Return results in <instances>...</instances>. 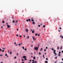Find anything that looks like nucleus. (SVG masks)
<instances>
[{
    "label": "nucleus",
    "mask_w": 63,
    "mask_h": 63,
    "mask_svg": "<svg viewBox=\"0 0 63 63\" xmlns=\"http://www.w3.org/2000/svg\"><path fill=\"white\" fill-rule=\"evenodd\" d=\"M54 52L53 53L54 54H55V55H56V53H55V52H56V50H54Z\"/></svg>",
    "instance_id": "nucleus-1"
},
{
    "label": "nucleus",
    "mask_w": 63,
    "mask_h": 63,
    "mask_svg": "<svg viewBox=\"0 0 63 63\" xmlns=\"http://www.w3.org/2000/svg\"><path fill=\"white\" fill-rule=\"evenodd\" d=\"M28 21H29V22H30V21H31V20H30V19H27L26 20V21L27 22H28Z\"/></svg>",
    "instance_id": "nucleus-2"
},
{
    "label": "nucleus",
    "mask_w": 63,
    "mask_h": 63,
    "mask_svg": "<svg viewBox=\"0 0 63 63\" xmlns=\"http://www.w3.org/2000/svg\"><path fill=\"white\" fill-rule=\"evenodd\" d=\"M35 50H38V48L37 47H35Z\"/></svg>",
    "instance_id": "nucleus-3"
},
{
    "label": "nucleus",
    "mask_w": 63,
    "mask_h": 63,
    "mask_svg": "<svg viewBox=\"0 0 63 63\" xmlns=\"http://www.w3.org/2000/svg\"><path fill=\"white\" fill-rule=\"evenodd\" d=\"M32 38H33V41L36 40V39L35 38H34V37H32Z\"/></svg>",
    "instance_id": "nucleus-4"
},
{
    "label": "nucleus",
    "mask_w": 63,
    "mask_h": 63,
    "mask_svg": "<svg viewBox=\"0 0 63 63\" xmlns=\"http://www.w3.org/2000/svg\"><path fill=\"white\" fill-rule=\"evenodd\" d=\"M7 26L8 28H10V27H11V26H10L9 25H7Z\"/></svg>",
    "instance_id": "nucleus-5"
},
{
    "label": "nucleus",
    "mask_w": 63,
    "mask_h": 63,
    "mask_svg": "<svg viewBox=\"0 0 63 63\" xmlns=\"http://www.w3.org/2000/svg\"><path fill=\"white\" fill-rule=\"evenodd\" d=\"M37 62H37L36 61H35L34 62H32V63H37Z\"/></svg>",
    "instance_id": "nucleus-6"
},
{
    "label": "nucleus",
    "mask_w": 63,
    "mask_h": 63,
    "mask_svg": "<svg viewBox=\"0 0 63 63\" xmlns=\"http://www.w3.org/2000/svg\"><path fill=\"white\" fill-rule=\"evenodd\" d=\"M23 58H26V57L25 56H24L23 57Z\"/></svg>",
    "instance_id": "nucleus-7"
},
{
    "label": "nucleus",
    "mask_w": 63,
    "mask_h": 63,
    "mask_svg": "<svg viewBox=\"0 0 63 63\" xmlns=\"http://www.w3.org/2000/svg\"><path fill=\"white\" fill-rule=\"evenodd\" d=\"M45 63H48V62H47V61H45Z\"/></svg>",
    "instance_id": "nucleus-8"
},
{
    "label": "nucleus",
    "mask_w": 63,
    "mask_h": 63,
    "mask_svg": "<svg viewBox=\"0 0 63 63\" xmlns=\"http://www.w3.org/2000/svg\"><path fill=\"white\" fill-rule=\"evenodd\" d=\"M33 58L34 59H36V57H35L34 56L33 57Z\"/></svg>",
    "instance_id": "nucleus-9"
},
{
    "label": "nucleus",
    "mask_w": 63,
    "mask_h": 63,
    "mask_svg": "<svg viewBox=\"0 0 63 63\" xmlns=\"http://www.w3.org/2000/svg\"><path fill=\"white\" fill-rule=\"evenodd\" d=\"M60 37H61V38H62V39H63V36L62 35H61L60 36Z\"/></svg>",
    "instance_id": "nucleus-10"
},
{
    "label": "nucleus",
    "mask_w": 63,
    "mask_h": 63,
    "mask_svg": "<svg viewBox=\"0 0 63 63\" xmlns=\"http://www.w3.org/2000/svg\"><path fill=\"white\" fill-rule=\"evenodd\" d=\"M57 49L58 50L59 49V47H57Z\"/></svg>",
    "instance_id": "nucleus-11"
},
{
    "label": "nucleus",
    "mask_w": 63,
    "mask_h": 63,
    "mask_svg": "<svg viewBox=\"0 0 63 63\" xmlns=\"http://www.w3.org/2000/svg\"><path fill=\"white\" fill-rule=\"evenodd\" d=\"M26 32H28V29H27L26 30Z\"/></svg>",
    "instance_id": "nucleus-12"
},
{
    "label": "nucleus",
    "mask_w": 63,
    "mask_h": 63,
    "mask_svg": "<svg viewBox=\"0 0 63 63\" xmlns=\"http://www.w3.org/2000/svg\"><path fill=\"white\" fill-rule=\"evenodd\" d=\"M43 27L44 28H45V27H46V26H45V25H43Z\"/></svg>",
    "instance_id": "nucleus-13"
},
{
    "label": "nucleus",
    "mask_w": 63,
    "mask_h": 63,
    "mask_svg": "<svg viewBox=\"0 0 63 63\" xmlns=\"http://www.w3.org/2000/svg\"><path fill=\"white\" fill-rule=\"evenodd\" d=\"M32 24H35V22H32Z\"/></svg>",
    "instance_id": "nucleus-14"
},
{
    "label": "nucleus",
    "mask_w": 63,
    "mask_h": 63,
    "mask_svg": "<svg viewBox=\"0 0 63 63\" xmlns=\"http://www.w3.org/2000/svg\"><path fill=\"white\" fill-rule=\"evenodd\" d=\"M58 56H60V54L59 53L58 54Z\"/></svg>",
    "instance_id": "nucleus-15"
},
{
    "label": "nucleus",
    "mask_w": 63,
    "mask_h": 63,
    "mask_svg": "<svg viewBox=\"0 0 63 63\" xmlns=\"http://www.w3.org/2000/svg\"><path fill=\"white\" fill-rule=\"evenodd\" d=\"M0 56H3V55L2 54H0Z\"/></svg>",
    "instance_id": "nucleus-16"
},
{
    "label": "nucleus",
    "mask_w": 63,
    "mask_h": 63,
    "mask_svg": "<svg viewBox=\"0 0 63 63\" xmlns=\"http://www.w3.org/2000/svg\"><path fill=\"white\" fill-rule=\"evenodd\" d=\"M37 35H38V34L36 33L35 34V36H37Z\"/></svg>",
    "instance_id": "nucleus-17"
},
{
    "label": "nucleus",
    "mask_w": 63,
    "mask_h": 63,
    "mask_svg": "<svg viewBox=\"0 0 63 63\" xmlns=\"http://www.w3.org/2000/svg\"><path fill=\"white\" fill-rule=\"evenodd\" d=\"M39 55H41V52H39Z\"/></svg>",
    "instance_id": "nucleus-18"
},
{
    "label": "nucleus",
    "mask_w": 63,
    "mask_h": 63,
    "mask_svg": "<svg viewBox=\"0 0 63 63\" xmlns=\"http://www.w3.org/2000/svg\"><path fill=\"white\" fill-rule=\"evenodd\" d=\"M29 36H28L27 37V39H29Z\"/></svg>",
    "instance_id": "nucleus-19"
},
{
    "label": "nucleus",
    "mask_w": 63,
    "mask_h": 63,
    "mask_svg": "<svg viewBox=\"0 0 63 63\" xmlns=\"http://www.w3.org/2000/svg\"><path fill=\"white\" fill-rule=\"evenodd\" d=\"M33 46V45H31V47H32Z\"/></svg>",
    "instance_id": "nucleus-20"
},
{
    "label": "nucleus",
    "mask_w": 63,
    "mask_h": 63,
    "mask_svg": "<svg viewBox=\"0 0 63 63\" xmlns=\"http://www.w3.org/2000/svg\"><path fill=\"white\" fill-rule=\"evenodd\" d=\"M32 33H34V32L33 31H32Z\"/></svg>",
    "instance_id": "nucleus-21"
},
{
    "label": "nucleus",
    "mask_w": 63,
    "mask_h": 63,
    "mask_svg": "<svg viewBox=\"0 0 63 63\" xmlns=\"http://www.w3.org/2000/svg\"><path fill=\"white\" fill-rule=\"evenodd\" d=\"M32 21H34V20H33V19H32Z\"/></svg>",
    "instance_id": "nucleus-22"
},
{
    "label": "nucleus",
    "mask_w": 63,
    "mask_h": 63,
    "mask_svg": "<svg viewBox=\"0 0 63 63\" xmlns=\"http://www.w3.org/2000/svg\"><path fill=\"white\" fill-rule=\"evenodd\" d=\"M15 21L14 20L13 21V22H13V23H15Z\"/></svg>",
    "instance_id": "nucleus-23"
},
{
    "label": "nucleus",
    "mask_w": 63,
    "mask_h": 63,
    "mask_svg": "<svg viewBox=\"0 0 63 63\" xmlns=\"http://www.w3.org/2000/svg\"><path fill=\"white\" fill-rule=\"evenodd\" d=\"M24 60H27V58H25Z\"/></svg>",
    "instance_id": "nucleus-24"
},
{
    "label": "nucleus",
    "mask_w": 63,
    "mask_h": 63,
    "mask_svg": "<svg viewBox=\"0 0 63 63\" xmlns=\"http://www.w3.org/2000/svg\"><path fill=\"white\" fill-rule=\"evenodd\" d=\"M2 23H5V21H2Z\"/></svg>",
    "instance_id": "nucleus-25"
},
{
    "label": "nucleus",
    "mask_w": 63,
    "mask_h": 63,
    "mask_svg": "<svg viewBox=\"0 0 63 63\" xmlns=\"http://www.w3.org/2000/svg\"><path fill=\"white\" fill-rule=\"evenodd\" d=\"M14 58H15V59H16V56Z\"/></svg>",
    "instance_id": "nucleus-26"
},
{
    "label": "nucleus",
    "mask_w": 63,
    "mask_h": 63,
    "mask_svg": "<svg viewBox=\"0 0 63 63\" xmlns=\"http://www.w3.org/2000/svg\"><path fill=\"white\" fill-rule=\"evenodd\" d=\"M46 60H48V59L47 58H46Z\"/></svg>",
    "instance_id": "nucleus-27"
},
{
    "label": "nucleus",
    "mask_w": 63,
    "mask_h": 63,
    "mask_svg": "<svg viewBox=\"0 0 63 63\" xmlns=\"http://www.w3.org/2000/svg\"><path fill=\"white\" fill-rule=\"evenodd\" d=\"M21 45V44H18V46H20Z\"/></svg>",
    "instance_id": "nucleus-28"
},
{
    "label": "nucleus",
    "mask_w": 63,
    "mask_h": 63,
    "mask_svg": "<svg viewBox=\"0 0 63 63\" xmlns=\"http://www.w3.org/2000/svg\"><path fill=\"white\" fill-rule=\"evenodd\" d=\"M24 50H27V49L26 48L24 49Z\"/></svg>",
    "instance_id": "nucleus-29"
},
{
    "label": "nucleus",
    "mask_w": 63,
    "mask_h": 63,
    "mask_svg": "<svg viewBox=\"0 0 63 63\" xmlns=\"http://www.w3.org/2000/svg\"><path fill=\"white\" fill-rule=\"evenodd\" d=\"M62 47H61L60 48V49H62Z\"/></svg>",
    "instance_id": "nucleus-30"
},
{
    "label": "nucleus",
    "mask_w": 63,
    "mask_h": 63,
    "mask_svg": "<svg viewBox=\"0 0 63 63\" xmlns=\"http://www.w3.org/2000/svg\"><path fill=\"white\" fill-rule=\"evenodd\" d=\"M10 54H12V52H10Z\"/></svg>",
    "instance_id": "nucleus-31"
},
{
    "label": "nucleus",
    "mask_w": 63,
    "mask_h": 63,
    "mask_svg": "<svg viewBox=\"0 0 63 63\" xmlns=\"http://www.w3.org/2000/svg\"><path fill=\"white\" fill-rule=\"evenodd\" d=\"M4 51H5V50H2V52H4Z\"/></svg>",
    "instance_id": "nucleus-32"
},
{
    "label": "nucleus",
    "mask_w": 63,
    "mask_h": 63,
    "mask_svg": "<svg viewBox=\"0 0 63 63\" xmlns=\"http://www.w3.org/2000/svg\"><path fill=\"white\" fill-rule=\"evenodd\" d=\"M43 57L45 58V57H44V55H43Z\"/></svg>",
    "instance_id": "nucleus-33"
},
{
    "label": "nucleus",
    "mask_w": 63,
    "mask_h": 63,
    "mask_svg": "<svg viewBox=\"0 0 63 63\" xmlns=\"http://www.w3.org/2000/svg\"><path fill=\"white\" fill-rule=\"evenodd\" d=\"M21 60H22V61H24V59H22Z\"/></svg>",
    "instance_id": "nucleus-34"
},
{
    "label": "nucleus",
    "mask_w": 63,
    "mask_h": 63,
    "mask_svg": "<svg viewBox=\"0 0 63 63\" xmlns=\"http://www.w3.org/2000/svg\"><path fill=\"white\" fill-rule=\"evenodd\" d=\"M0 51H2V49L1 48H0Z\"/></svg>",
    "instance_id": "nucleus-35"
},
{
    "label": "nucleus",
    "mask_w": 63,
    "mask_h": 63,
    "mask_svg": "<svg viewBox=\"0 0 63 63\" xmlns=\"http://www.w3.org/2000/svg\"><path fill=\"white\" fill-rule=\"evenodd\" d=\"M18 34H17L16 35V37H18Z\"/></svg>",
    "instance_id": "nucleus-36"
},
{
    "label": "nucleus",
    "mask_w": 63,
    "mask_h": 63,
    "mask_svg": "<svg viewBox=\"0 0 63 63\" xmlns=\"http://www.w3.org/2000/svg\"><path fill=\"white\" fill-rule=\"evenodd\" d=\"M56 62H57V61L55 62H54V63H56Z\"/></svg>",
    "instance_id": "nucleus-37"
},
{
    "label": "nucleus",
    "mask_w": 63,
    "mask_h": 63,
    "mask_svg": "<svg viewBox=\"0 0 63 63\" xmlns=\"http://www.w3.org/2000/svg\"><path fill=\"white\" fill-rule=\"evenodd\" d=\"M38 27H40V26H40V25H38Z\"/></svg>",
    "instance_id": "nucleus-38"
},
{
    "label": "nucleus",
    "mask_w": 63,
    "mask_h": 63,
    "mask_svg": "<svg viewBox=\"0 0 63 63\" xmlns=\"http://www.w3.org/2000/svg\"><path fill=\"white\" fill-rule=\"evenodd\" d=\"M55 58L56 59H57V57H55Z\"/></svg>",
    "instance_id": "nucleus-39"
},
{
    "label": "nucleus",
    "mask_w": 63,
    "mask_h": 63,
    "mask_svg": "<svg viewBox=\"0 0 63 63\" xmlns=\"http://www.w3.org/2000/svg\"><path fill=\"white\" fill-rule=\"evenodd\" d=\"M22 48L23 49H24V47H23Z\"/></svg>",
    "instance_id": "nucleus-40"
},
{
    "label": "nucleus",
    "mask_w": 63,
    "mask_h": 63,
    "mask_svg": "<svg viewBox=\"0 0 63 63\" xmlns=\"http://www.w3.org/2000/svg\"><path fill=\"white\" fill-rule=\"evenodd\" d=\"M60 29H62V28H61V27L60 28Z\"/></svg>",
    "instance_id": "nucleus-41"
},
{
    "label": "nucleus",
    "mask_w": 63,
    "mask_h": 63,
    "mask_svg": "<svg viewBox=\"0 0 63 63\" xmlns=\"http://www.w3.org/2000/svg\"><path fill=\"white\" fill-rule=\"evenodd\" d=\"M32 61H33V62H34V60H32Z\"/></svg>",
    "instance_id": "nucleus-42"
},
{
    "label": "nucleus",
    "mask_w": 63,
    "mask_h": 63,
    "mask_svg": "<svg viewBox=\"0 0 63 63\" xmlns=\"http://www.w3.org/2000/svg\"><path fill=\"white\" fill-rule=\"evenodd\" d=\"M44 51H46V49H45L44 50Z\"/></svg>",
    "instance_id": "nucleus-43"
},
{
    "label": "nucleus",
    "mask_w": 63,
    "mask_h": 63,
    "mask_svg": "<svg viewBox=\"0 0 63 63\" xmlns=\"http://www.w3.org/2000/svg\"><path fill=\"white\" fill-rule=\"evenodd\" d=\"M52 50H54V49H53V48H52Z\"/></svg>",
    "instance_id": "nucleus-44"
},
{
    "label": "nucleus",
    "mask_w": 63,
    "mask_h": 63,
    "mask_svg": "<svg viewBox=\"0 0 63 63\" xmlns=\"http://www.w3.org/2000/svg\"><path fill=\"white\" fill-rule=\"evenodd\" d=\"M20 36V38H21V37H22V36H21V35L20 36Z\"/></svg>",
    "instance_id": "nucleus-45"
},
{
    "label": "nucleus",
    "mask_w": 63,
    "mask_h": 63,
    "mask_svg": "<svg viewBox=\"0 0 63 63\" xmlns=\"http://www.w3.org/2000/svg\"><path fill=\"white\" fill-rule=\"evenodd\" d=\"M14 44H15V45H16V42H15L14 43Z\"/></svg>",
    "instance_id": "nucleus-46"
},
{
    "label": "nucleus",
    "mask_w": 63,
    "mask_h": 63,
    "mask_svg": "<svg viewBox=\"0 0 63 63\" xmlns=\"http://www.w3.org/2000/svg\"><path fill=\"white\" fill-rule=\"evenodd\" d=\"M46 49H47V47H46Z\"/></svg>",
    "instance_id": "nucleus-47"
},
{
    "label": "nucleus",
    "mask_w": 63,
    "mask_h": 63,
    "mask_svg": "<svg viewBox=\"0 0 63 63\" xmlns=\"http://www.w3.org/2000/svg\"><path fill=\"white\" fill-rule=\"evenodd\" d=\"M23 36H24V37H25V35H24Z\"/></svg>",
    "instance_id": "nucleus-48"
},
{
    "label": "nucleus",
    "mask_w": 63,
    "mask_h": 63,
    "mask_svg": "<svg viewBox=\"0 0 63 63\" xmlns=\"http://www.w3.org/2000/svg\"><path fill=\"white\" fill-rule=\"evenodd\" d=\"M3 26H1V28H3Z\"/></svg>",
    "instance_id": "nucleus-49"
},
{
    "label": "nucleus",
    "mask_w": 63,
    "mask_h": 63,
    "mask_svg": "<svg viewBox=\"0 0 63 63\" xmlns=\"http://www.w3.org/2000/svg\"><path fill=\"white\" fill-rule=\"evenodd\" d=\"M22 63H24V62H22Z\"/></svg>",
    "instance_id": "nucleus-50"
},
{
    "label": "nucleus",
    "mask_w": 63,
    "mask_h": 63,
    "mask_svg": "<svg viewBox=\"0 0 63 63\" xmlns=\"http://www.w3.org/2000/svg\"><path fill=\"white\" fill-rule=\"evenodd\" d=\"M31 60H30V62H31Z\"/></svg>",
    "instance_id": "nucleus-51"
},
{
    "label": "nucleus",
    "mask_w": 63,
    "mask_h": 63,
    "mask_svg": "<svg viewBox=\"0 0 63 63\" xmlns=\"http://www.w3.org/2000/svg\"><path fill=\"white\" fill-rule=\"evenodd\" d=\"M59 54H60V53H61V52H59Z\"/></svg>",
    "instance_id": "nucleus-52"
},
{
    "label": "nucleus",
    "mask_w": 63,
    "mask_h": 63,
    "mask_svg": "<svg viewBox=\"0 0 63 63\" xmlns=\"http://www.w3.org/2000/svg\"><path fill=\"white\" fill-rule=\"evenodd\" d=\"M7 53L5 55V56H7Z\"/></svg>",
    "instance_id": "nucleus-53"
},
{
    "label": "nucleus",
    "mask_w": 63,
    "mask_h": 63,
    "mask_svg": "<svg viewBox=\"0 0 63 63\" xmlns=\"http://www.w3.org/2000/svg\"><path fill=\"white\" fill-rule=\"evenodd\" d=\"M40 36V34H38V36Z\"/></svg>",
    "instance_id": "nucleus-54"
},
{
    "label": "nucleus",
    "mask_w": 63,
    "mask_h": 63,
    "mask_svg": "<svg viewBox=\"0 0 63 63\" xmlns=\"http://www.w3.org/2000/svg\"><path fill=\"white\" fill-rule=\"evenodd\" d=\"M17 31H18V29H17Z\"/></svg>",
    "instance_id": "nucleus-55"
},
{
    "label": "nucleus",
    "mask_w": 63,
    "mask_h": 63,
    "mask_svg": "<svg viewBox=\"0 0 63 63\" xmlns=\"http://www.w3.org/2000/svg\"><path fill=\"white\" fill-rule=\"evenodd\" d=\"M62 53H63V50L62 51Z\"/></svg>",
    "instance_id": "nucleus-56"
},
{
    "label": "nucleus",
    "mask_w": 63,
    "mask_h": 63,
    "mask_svg": "<svg viewBox=\"0 0 63 63\" xmlns=\"http://www.w3.org/2000/svg\"><path fill=\"white\" fill-rule=\"evenodd\" d=\"M2 49H3V50H4V48H3Z\"/></svg>",
    "instance_id": "nucleus-57"
},
{
    "label": "nucleus",
    "mask_w": 63,
    "mask_h": 63,
    "mask_svg": "<svg viewBox=\"0 0 63 63\" xmlns=\"http://www.w3.org/2000/svg\"><path fill=\"white\" fill-rule=\"evenodd\" d=\"M58 31H59V32H60V30H59Z\"/></svg>",
    "instance_id": "nucleus-58"
},
{
    "label": "nucleus",
    "mask_w": 63,
    "mask_h": 63,
    "mask_svg": "<svg viewBox=\"0 0 63 63\" xmlns=\"http://www.w3.org/2000/svg\"><path fill=\"white\" fill-rule=\"evenodd\" d=\"M16 22H18V21H16Z\"/></svg>",
    "instance_id": "nucleus-59"
},
{
    "label": "nucleus",
    "mask_w": 63,
    "mask_h": 63,
    "mask_svg": "<svg viewBox=\"0 0 63 63\" xmlns=\"http://www.w3.org/2000/svg\"><path fill=\"white\" fill-rule=\"evenodd\" d=\"M42 49H43V48H41V50H42Z\"/></svg>",
    "instance_id": "nucleus-60"
},
{
    "label": "nucleus",
    "mask_w": 63,
    "mask_h": 63,
    "mask_svg": "<svg viewBox=\"0 0 63 63\" xmlns=\"http://www.w3.org/2000/svg\"><path fill=\"white\" fill-rule=\"evenodd\" d=\"M6 24L7 25V24H8V23H6Z\"/></svg>",
    "instance_id": "nucleus-61"
},
{
    "label": "nucleus",
    "mask_w": 63,
    "mask_h": 63,
    "mask_svg": "<svg viewBox=\"0 0 63 63\" xmlns=\"http://www.w3.org/2000/svg\"><path fill=\"white\" fill-rule=\"evenodd\" d=\"M34 54H36L35 52H34Z\"/></svg>",
    "instance_id": "nucleus-62"
},
{
    "label": "nucleus",
    "mask_w": 63,
    "mask_h": 63,
    "mask_svg": "<svg viewBox=\"0 0 63 63\" xmlns=\"http://www.w3.org/2000/svg\"><path fill=\"white\" fill-rule=\"evenodd\" d=\"M0 63H3V62H1Z\"/></svg>",
    "instance_id": "nucleus-63"
},
{
    "label": "nucleus",
    "mask_w": 63,
    "mask_h": 63,
    "mask_svg": "<svg viewBox=\"0 0 63 63\" xmlns=\"http://www.w3.org/2000/svg\"><path fill=\"white\" fill-rule=\"evenodd\" d=\"M62 60H63V58L62 59Z\"/></svg>",
    "instance_id": "nucleus-64"
}]
</instances>
